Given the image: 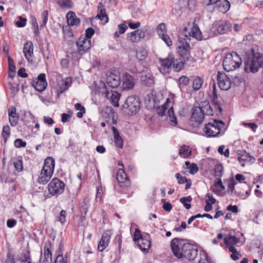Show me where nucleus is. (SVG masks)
Here are the masks:
<instances>
[{
  "label": "nucleus",
  "mask_w": 263,
  "mask_h": 263,
  "mask_svg": "<svg viewBox=\"0 0 263 263\" xmlns=\"http://www.w3.org/2000/svg\"><path fill=\"white\" fill-rule=\"evenodd\" d=\"M224 239L226 246H234L239 241V239L234 236H227L224 237Z\"/></svg>",
  "instance_id": "nucleus-36"
},
{
  "label": "nucleus",
  "mask_w": 263,
  "mask_h": 263,
  "mask_svg": "<svg viewBox=\"0 0 263 263\" xmlns=\"http://www.w3.org/2000/svg\"><path fill=\"white\" fill-rule=\"evenodd\" d=\"M215 7L219 11L226 13L230 8V3L227 0H220Z\"/></svg>",
  "instance_id": "nucleus-24"
},
{
  "label": "nucleus",
  "mask_w": 263,
  "mask_h": 263,
  "mask_svg": "<svg viewBox=\"0 0 263 263\" xmlns=\"http://www.w3.org/2000/svg\"><path fill=\"white\" fill-rule=\"evenodd\" d=\"M76 44L78 47V51L80 54H84L91 46L90 40L86 39V37L84 36L80 37L77 40Z\"/></svg>",
  "instance_id": "nucleus-13"
},
{
  "label": "nucleus",
  "mask_w": 263,
  "mask_h": 263,
  "mask_svg": "<svg viewBox=\"0 0 263 263\" xmlns=\"http://www.w3.org/2000/svg\"><path fill=\"white\" fill-rule=\"evenodd\" d=\"M14 144L17 148L24 147L26 145V142L21 139H17L14 141Z\"/></svg>",
  "instance_id": "nucleus-57"
},
{
  "label": "nucleus",
  "mask_w": 263,
  "mask_h": 263,
  "mask_svg": "<svg viewBox=\"0 0 263 263\" xmlns=\"http://www.w3.org/2000/svg\"><path fill=\"white\" fill-rule=\"evenodd\" d=\"M203 84V80L199 77H197L193 82V87L195 90H198Z\"/></svg>",
  "instance_id": "nucleus-42"
},
{
  "label": "nucleus",
  "mask_w": 263,
  "mask_h": 263,
  "mask_svg": "<svg viewBox=\"0 0 263 263\" xmlns=\"http://www.w3.org/2000/svg\"><path fill=\"white\" fill-rule=\"evenodd\" d=\"M116 179L121 186H128L130 185V180L123 169L118 171Z\"/></svg>",
  "instance_id": "nucleus-16"
},
{
  "label": "nucleus",
  "mask_w": 263,
  "mask_h": 263,
  "mask_svg": "<svg viewBox=\"0 0 263 263\" xmlns=\"http://www.w3.org/2000/svg\"><path fill=\"white\" fill-rule=\"evenodd\" d=\"M41 18L42 19V23L41 24V27H44L46 26L48 19V11L44 10L42 13Z\"/></svg>",
  "instance_id": "nucleus-50"
},
{
  "label": "nucleus",
  "mask_w": 263,
  "mask_h": 263,
  "mask_svg": "<svg viewBox=\"0 0 263 263\" xmlns=\"http://www.w3.org/2000/svg\"><path fill=\"white\" fill-rule=\"evenodd\" d=\"M55 161L51 157H47L44 161V165L38 178V182L46 184L51 179L54 170Z\"/></svg>",
  "instance_id": "nucleus-2"
},
{
  "label": "nucleus",
  "mask_w": 263,
  "mask_h": 263,
  "mask_svg": "<svg viewBox=\"0 0 263 263\" xmlns=\"http://www.w3.org/2000/svg\"><path fill=\"white\" fill-rule=\"evenodd\" d=\"M10 127L8 125L4 126L3 128L2 135L4 141L6 142L10 136Z\"/></svg>",
  "instance_id": "nucleus-52"
},
{
  "label": "nucleus",
  "mask_w": 263,
  "mask_h": 263,
  "mask_svg": "<svg viewBox=\"0 0 263 263\" xmlns=\"http://www.w3.org/2000/svg\"><path fill=\"white\" fill-rule=\"evenodd\" d=\"M107 85L111 88H116L120 85V79L118 76L110 74L107 79Z\"/></svg>",
  "instance_id": "nucleus-23"
},
{
  "label": "nucleus",
  "mask_w": 263,
  "mask_h": 263,
  "mask_svg": "<svg viewBox=\"0 0 263 263\" xmlns=\"http://www.w3.org/2000/svg\"><path fill=\"white\" fill-rule=\"evenodd\" d=\"M167 115L169 118V122L171 125L176 126L177 124L176 117L174 114L173 107H171L167 111Z\"/></svg>",
  "instance_id": "nucleus-34"
},
{
  "label": "nucleus",
  "mask_w": 263,
  "mask_h": 263,
  "mask_svg": "<svg viewBox=\"0 0 263 263\" xmlns=\"http://www.w3.org/2000/svg\"><path fill=\"white\" fill-rule=\"evenodd\" d=\"M147 55L146 50L143 47H139L136 50V57L140 61L144 60Z\"/></svg>",
  "instance_id": "nucleus-33"
},
{
  "label": "nucleus",
  "mask_w": 263,
  "mask_h": 263,
  "mask_svg": "<svg viewBox=\"0 0 263 263\" xmlns=\"http://www.w3.org/2000/svg\"><path fill=\"white\" fill-rule=\"evenodd\" d=\"M179 239L174 238L171 243L172 251L178 258H185L189 260H194L197 256V248L190 243L182 245Z\"/></svg>",
  "instance_id": "nucleus-1"
},
{
  "label": "nucleus",
  "mask_w": 263,
  "mask_h": 263,
  "mask_svg": "<svg viewBox=\"0 0 263 263\" xmlns=\"http://www.w3.org/2000/svg\"><path fill=\"white\" fill-rule=\"evenodd\" d=\"M213 105L214 106V109H218L220 112L222 111V108L220 107L219 103L217 102V95H216L215 92V88L214 89L213 91Z\"/></svg>",
  "instance_id": "nucleus-47"
},
{
  "label": "nucleus",
  "mask_w": 263,
  "mask_h": 263,
  "mask_svg": "<svg viewBox=\"0 0 263 263\" xmlns=\"http://www.w3.org/2000/svg\"><path fill=\"white\" fill-rule=\"evenodd\" d=\"M149 238L150 236L148 234H146L145 238L140 239L137 243L139 248L144 253H147L151 246V241Z\"/></svg>",
  "instance_id": "nucleus-17"
},
{
  "label": "nucleus",
  "mask_w": 263,
  "mask_h": 263,
  "mask_svg": "<svg viewBox=\"0 0 263 263\" xmlns=\"http://www.w3.org/2000/svg\"><path fill=\"white\" fill-rule=\"evenodd\" d=\"M13 165L15 170L20 172L23 170L22 161L21 160H15L13 162Z\"/></svg>",
  "instance_id": "nucleus-54"
},
{
  "label": "nucleus",
  "mask_w": 263,
  "mask_h": 263,
  "mask_svg": "<svg viewBox=\"0 0 263 263\" xmlns=\"http://www.w3.org/2000/svg\"><path fill=\"white\" fill-rule=\"evenodd\" d=\"M145 32L140 29L133 31V42H138L145 37Z\"/></svg>",
  "instance_id": "nucleus-27"
},
{
  "label": "nucleus",
  "mask_w": 263,
  "mask_h": 263,
  "mask_svg": "<svg viewBox=\"0 0 263 263\" xmlns=\"http://www.w3.org/2000/svg\"><path fill=\"white\" fill-rule=\"evenodd\" d=\"M263 63V56L260 53H254L245 62V71L247 72H256Z\"/></svg>",
  "instance_id": "nucleus-4"
},
{
  "label": "nucleus",
  "mask_w": 263,
  "mask_h": 263,
  "mask_svg": "<svg viewBox=\"0 0 263 263\" xmlns=\"http://www.w3.org/2000/svg\"><path fill=\"white\" fill-rule=\"evenodd\" d=\"M16 108L10 106L8 110L9 120L11 126H15L18 123L19 116L16 112Z\"/></svg>",
  "instance_id": "nucleus-19"
},
{
  "label": "nucleus",
  "mask_w": 263,
  "mask_h": 263,
  "mask_svg": "<svg viewBox=\"0 0 263 263\" xmlns=\"http://www.w3.org/2000/svg\"><path fill=\"white\" fill-rule=\"evenodd\" d=\"M32 86L38 91L42 92L44 91L47 86L45 74H40L37 79L33 81Z\"/></svg>",
  "instance_id": "nucleus-12"
},
{
  "label": "nucleus",
  "mask_w": 263,
  "mask_h": 263,
  "mask_svg": "<svg viewBox=\"0 0 263 263\" xmlns=\"http://www.w3.org/2000/svg\"><path fill=\"white\" fill-rule=\"evenodd\" d=\"M223 167L221 164H216L214 166V176L216 178H221L223 174Z\"/></svg>",
  "instance_id": "nucleus-38"
},
{
  "label": "nucleus",
  "mask_w": 263,
  "mask_h": 263,
  "mask_svg": "<svg viewBox=\"0 0 263 263\" xmlns=\"http://www.w3.org/2000/svg\"><path fill=\"white\" fill-rule=\"evenodd\" d=\"M145 102L148 107L150 109H156L158 115L159 116H163L164 115L165 110L167 108V105L170 102V100L167 99L163 105L158 106L159 101L156 99V97L152 94L147 96V97L145 99Z\"/></svg>",
  "instance_id": "nucleus-6"
},
{
  "label": "nucleus",
  "mask_w": 263,
  "mask_h": 263,
  "mask_svg": "<svg viewBox=\"0 0 263 263\" xmlns=\"http://www.w3.org/2000/svg\"><path fill=\"white\" fill-rule=\"evenodd\" d=\"M23 52L26 59L30 61L33 55V46L31 42L27 41L24 45Z\"/></svg>",
  "instance_id": "nucleus-20"
},
{
  "label": "nucleus",
  "mask_w": 263,
  "mask_h": 263,
  "mask_svg": "<svg viewBox=\"0 0 263 263\" xmlns=\"http://www.w3.org/2000/svg\"><path fill=\"white\" fill-rule=\"evenodd\" d=\"M236 184V182L234 180L233 178H232L228 184V191L230 192L231 193H234L237 197H241L242 194L240 192H237L236 191H234L235 190V185Z\"/></svg>",
  "instance_id": "nucleus-30"
},
{
  "label": "nucleus",
  "mask_w": 263,
  "mask_h": 263,
  "mask_svg": "<svg viewBox=\"0 0 263 263\" xmlns=\"http://www.w3.org/2000/svg\"><path fill=\"white\" fill-rule=\"evenodd\" d=\"M174 58L173 54H169L166 58L159 59L164 73L167 72L168 70L173 66V63L174 62Z\"/></svg>",
  "instance_id": "nucleus-18"
},
{
  "label": "nucleus",
  "mask_w": 263,
  "mask_h": 263,
  "mask_svg": "<svg viewBox=\"0 0 263 263\" xmlns=\"http://www.w3.org/2000/svg\"><path fill=\"white\" fill-rule=\"evenodd\" d=\"M204 115V109L202 107L195 106L192 109L191 120L197 124H201L203 121Z\"/></svg>",
  "instance_id": "nucleus-10"
},
{
  "label": "nucleus",
  "mask_w": 263,
  "mask_h": 263,
  "mask_svg": "<svg viewBox=\"0 0 263 263\" xmlns=\"http://www.w3.org/2000/svg\"><path fill=\"white\" fill-rule=\"evenodd\" d=\"M192 35L198 40L202 39V34L197 24L194 23L192 29Z\"/></svg>",
  "instance_id": "nucleus-32"
},
{
  "label": "nucleus",
  "mask_w": 263,
  "mask_h": 263,
  "mask_svg": "<svg viewBox=\"0 0 263 263\" xmlns=\"http://www.w3.org/2000/svg\"><path fill=\"white\" fill-rule=\"evenodd\" d=\"M164 42V43L168 46H171L172 45L173 43L172 41L166 33H164L163 35H161L159 36Z\"/></svg>",
  "instance_id": "nucleus-51"
},
{
  "label": "nucleus",
  "mask_w": 263,
  "mask_h": 263,
  "mask_svg": "<svg viewBox=\"0 0 263 263\" xmlns=\"http://www.w3.org/2000/svg\"><path fill=\"white\" fill-rule=\"evenodd\" d=\"M238 160L239 161H247L254 163L255 159L253 156L249 155L246 151H239L238 153Z\"/></svg>",
  "instance_id": "nucleus-22"
},
{
  "label": "nucleus",
  "mask_w": 263,
  "mask_h": 263,
  "mask_svg": "<svg viewBox=\"0 0 263 263\" xmlns=\"http://www.w3.org/2000/svg\"><path fill=\"white\" fill-rule=\"evenodd\" d=\"M157 31L159 36L166 33V27L165 24L164 23L160 24L157 28Z\"/></svg>",
  "instance_id": "nucleus-49"
},
{
  "label": "nucleus",
  "mask_w": 263,
  "mask_h": 263,
  "mask_svg": "<svg viewBox=\"0 0 263 263\" xmlns=\"http://www.w3.org/2000/svg\"><path fill=\"white\" fill-rule=\"evenodd\" d=\"M202 108L204 109L205 115L208 116L213 115V109L210 105H206L205 107H202Z\"/></svg>",
  "instance_id": "nucleus-63"
},
{
  "label": "nucleus",
  "mask_w": 263,
  "mask_h": 263,
  "mask_svg": "<svg viewBox=\"0 0 263 263\" xmlns=\"http://www.w3.org/2000/svg\"><path fill=\"white\" fill-rule=\"evenodd\" d=\"M26 18L19 16L18 20L15 22V25L18 27H23L26 25Z\"/></svg>",
  "instance_id": "nucleus-55"
},
{
  "label": "nucleus",
  "mask_w": 263,
  "mask_h": 263,
  "mask_svg": "<svg viewBox=\"0 0 263 263\" xmlns=\"http://www.w3.org/2000/svg\"><path fill=\"white\" fill-rule=\"evenodd\" d=\"M176 177L179 184H183L188 180L185 177L181 176L178 173L176 174Z\"/></svg>",
  "instance_id": "nucleus-61"
},
{
  "label": "nucleus",
  "mask_w": 263,
  "mask_h": 263,
  "mask_svg": "<svg viewBox=\"0 0 263 263\" xmlns=\"http://www.w3.org/2000/svg\"><path fill=\"white\" fill-rule=\"evenodd\" d=\"M130 99V97H128L124 104L122 105V110L123 111L129 115H132L131 114V107H130V102H129L128 100Z\"/></svg>",
  "instance_id": "nucleus-40"
},
{
  "label": "nucleus",
  "mask_w": 263,
  "mask_h": 263,
  "mask_svg": "<svg viewBox=\"0 0 263 263\" xmlns=\"http://www.w3.org/2000/svg\"><path fill=\"white\" fill-rule=\"evenodd\" d=\"M112 130L114 136V141L116 145L120 148H122L123 145L122 138L119 135V133L115 127L112 126Z\"/></svg>",
  "instance_id": "nucleus-25"
},
{
  "label": "nucleus",
  "mask_w": 263,
  "mask_h": 263,
  "mask_svg": "<svg viewBox=\"0 0 263 263\" xmlns=\"http://www.w3.org/2000/svg\"><path fill=\"white\" fill-rule=\"evenodd\" d=\"M241 59L236 52L227 54L223 60V66L226 71H230L239 67Z\"/></svg>",
  "instance_id": "nucleus-5"
},
{
  "label": "nucleus",
  "mask_w": 263,
  "mask_h": 263,
  "mask_svg": "<svg viewBox=\"0 0 263 263\" xmlns=\"http://www.w3.org/2000/svg\"><path fill=\"white\" fill-rule=\"evenodd\" d=\"M231 23L224 20L215 21L213 25V28L216 29L218 34L226 33L231 30Z\"/></svg>",
  "instance_id": "nucleus-11"
},
{
  "label": "nucleus",
  "mask_w": 263,
  "mask_h": 263,
  "mask_svg": "<svg viewBox=\"0 0 263 263\" xmlns=\"http://www.w3.org/2000/svg\"><path fill=\"white\" fill-rule=\"evenodd\" d=\"M60 85L61 86L60 91L61 93H62L65 90H66L67 89V88L70 85V82L68 79H66L65 80L62 81Z\"/></svg>",
  "instance_id": "nucleus-48"
},
{
  "label": "nucleus",
  "mask_w": 263,
  "mask_h": 263,
  "mask_svg": "<svg viewBox=\"0 0 263 263\" xmlns=\"http://www.w3.org/2000/svg\"><path fill=\"white\" fill-rule=\"evenodd\" d=\"M122 87L123 89H129L132 88V76L125 73L122 76Z\"/></svg>",
  "instance_id": "nucleus-26"
},
{
  "label": "nucleus",
  "mask_w": 263,
  "mask_h": 263,
  "mask_svg": "<svg viewBox=\"0 0 263 263\" xmlns=\"http://www.w3.org/2000/svg\"><path fill=\"white\" fill-rule=\"evenodd\" d=\"M59 5L63 8H71L72 3L71 0H57Z\"/></svg>",
  "instance_id": "nucleus-39"
},
{
  "label": "nucleus",
  "mask_w": 263,
  "mask_h": 263,
  "mask_svg": "<svg viewBox=\"0 0 263 263\" xmlns=\"http://www.w3.org/2000/svg\"><path fill=\"white\" fill-rule=\"evenodd\" d=\"M106 98L110 100V103L116 107L119 106V100L120 99V95L116 91H109L105 90L103 93Z\"/></svg>",
  "instance_id": "nucleus-15"
},
{
  "label": "nucleus",
  "mask_w": 263,
  "mask_h": 263,
  "mask_svg": "<svg viewBox=\"0 0 263 263\" xmlns=\"http://www.w3.org/2000/svg\"><path fill=\"white\" fill-rule=\"evenodd\" d=\"M184 66V63L182 61H178L177 60H175L173 63V68L176 72L180 71Z\"/></svg>",
  "instance_id": "nucleus-43"
},
{
  "label": "nucleus",
  "mask_w": 263,
  "mask_h": 263,
  "mask_svg": "<svg viewBox=\"0 0 263 263\" xmlns=\"http://www.w3.org/2000/svg\"><path fill=\"white\" fill-rule=\"evenodd\" d=\"M75 109L77 110H79L80 111L77 112V117L78 118H82L83 114L85 112V109L84 106H83L80 103H76L74 105Z\"/></svg>",
  "instance_id": "nucleus-41"
},
{
  "label": "nucleus",
  "mask_w": 263,
  "mask_h": 263,
  "mask_svg": "<svg viewBox=\"0 0 263 263\" xmlns=\"http://www.w3.org/2000/svg\"><path fill=\"white\" fill-rule=\"evenodd\" d=\"M95 30L92 28H88L85 31V36L86 39L90 40L91 36L94 34Z\"/></svg>",
  "instance_id": "nucleus-58"
},
{
  "label": "nucleus",
  "mask_w": 263,
  "mask_h": 263,
  "mask_svg": "<svg viewBox=\"0 0 263 263\" xmlns=\"http://www.w3.org/2000/svg\"><path fill=\"white\" fill-rule=\"evenodd\" d=\"M66 211L63 210H62L60 212L58 220V221L60 222L62 224L64 223L66 221Z\"/></svg>",
  "instance_id": "nucleus-59"
},
{
  "label": "nucleus",
  "mask_w": 263,
  "mask_h": 263,
  "mask_svg": "<svg viewBox=\"0 0 263 263\" xmlns=\"http://www.w3.org/2000/svg\"><path fill=\"white\" fill-rule=\"evenodd\" d=\"M179 83L180 86H186L189 83V79L186 76H181L179 79Z\"/></svg>",
  "instance_id": "nucleus-56"
},
{
  "label": "nucleus",
  "mask_w": 263,
  "mask_h": 263,
  "mask_svg": "<svg viewBox=\"0 0 263 263\" xmlns=\"http://www.w3.org/2000/svg\"><path fill=\"white\" fill-rule=\"evenodd\" d=\"M190 36L187 35H183V36H180L177 44V51L180 56L183 59L184 61L193 62L194 59L190 55Z\"/></svg>",
  "instance_id": "nucleus-3"
},
{
  "label": "nucleus",
  "mask_w": 263,
  "mask_h": 263,
  "mask_svg": "<svg viewBox=\"0 0 263 263\" xmlns=\"http://www.w3.org/2000/svg\"><path fill=\"white\" fill-rule=\"evenodd\" d=\"M18 259L22 263H31L30 251L28 250L23 251L18 255Z\"/></svg>",
  "instance_id": "nucleus-28"
},
{
  "label": "nucleus",
  "mask_w": 263,
  "mask_h": 263,
  "mask_svg": "<svg viewBox=\"0 0 263 263\" xmlns=\"http://www.w3.org/2000/svg\"><path fill=\"white\" fill-rule=\"evenodd\" d=\"M217 83L220 89L227 90L231 86V81L225 73L218 71L217 76Z\"/></svg>",
  "instance_id": "nucleus-9"
},
{
  "label": "nucleus",
  "mask_w": 263,
  "mask_h": 263,
  "mask_svg": "<svg viewBox=\"0 0 263 263\" xmlns=\"http://www.w3.org/2000/svg\"><path fill=\"white\" fill-rule=\"evenodd\" d=\"M145 237V234L142 235L141 232L138 229H136L134 234L133 240L137 243L140 239H142Z\"/></svg>",
  "instance_id": "nucleus-44"
},
{
  "label": "nucleus",
  "mask_w": 263,
  "mask_h": 263,
  "mask_svg": "<svg viewBox=\"0 0 263 263\" xmlns=\"http://www.w3.org/2000/svg\"><path fill=\"white\" fill-rule=\"evenodd\" d=\"M65 184L57 178L52 179L48 185L49 193L53 196H58L63 193L65 189Z\"/></svg>",
  "instance_id": "nucleus-8"
},
{
  "label": "nucleus",
  "mask_w": 263,
  "mask_h": 263,
  "mask_svg": "<svg viewBox=\"0 0 263 263\" xmlns=\"http://www.w3.org/2000/svg\"><path fill=\"white\" fill-rule=\"evenodd\" d=\"M66 16L67 23L69 25L78 26L80 25V20L73 12L69 11L67 14Z\"/></svg>",
  "instance_id": "nucleus-21"
},
{
  "label": "nucleus",
  "mask_w": 263,
  "mask_h": 263,
  "mask_svg": "<svg viewBox=\"0 0 263 263\" xmlns=\"http://www.w3.org/2000/svg\"><path fill=\"white\" fill-rule=\"evenodd\" d=\"M102 115L105 118H112L114 116V112L112 107H106L102 110Z\"/></svg>",
  "instance_id": "nucleus-37"
},
{
  "label": "nucleus",
  "mask_w": 263,
  "mask_h": 263,
  "mask_svg": "<svg viewBox=\"0 0 263 263\" xmlns=\"http://www.w3.org/2000/svg\"><path fill=\"white\" fill-rule=\"evenodd\" d=\"M31 23L32 25V27L34 30V33L38 35L39 34V26L37 22V20L35 17H33L31 20Z\"/></svg>",
  "instance_id": "nucleus-53"
},
{
  "label": "nucleus",
  "mask_w": 263,
  "mask_h": 263,
  "mask_svg": "<svg viewBox=\"0 0 263 263\" xmlns=\"http://www.w3.org/2000/svg\"><path fill=\"white\" fill-rule=\"evenodd\" d=\"M141 102L139 97L133 96V114L137 113L141 107Z\"/></svg>",
  "instance_id": "nucleus-31"
},
{
  "label": "nucleus",
  "mask_w": 263,
  "mask_h": 263,
  "mask_svg": "<svg viewBox=\"0 0 263 263\" xmlns=\"http://www.w3.org/2000/svg\"><path fill=\"white\" fill-rule=\"evenodd\" d=\"M224 126V123L222 121L214 120L213 123H209L205 125L203 131L208 137H216L220 134Z\"/></svg>",
  "instance_id": "nucleus-7"
},
{
  "label": "nucleus",
  "mask_w": 263,
  "mask_h": 263,
  "mask_svg": "<svg viewBox=\"0 0 263 263\" xmlns=\"http://www.w3.org/2000/svg\"><path fill=\"white\" fill-rule=\"evenodd\" d=\"M141 81L142 84L147 86H151L154 83V78L151 74L142 75Z\"/></svg>",
  "instance_id": "nucleus-29"
},
{
  "label": "nucleus",
  "mask_w": 263,
  "mask_h": 263,
  "mask_svg": "<svg viewBox=\"0 0 263 263\" xmlns=\"http://www.w3.org/2000/svg\"><path fill=\"white\" fill-rule=\"evenodd\" d=\"M111 235L110 231H106L103 233L98 246V249L100 252L103 251L108 246Z\"/></svg>",
  "instance_id": "nucleus-14"
},
{
  "label": "nucleus",
  "mask_w": 263,
  "mask_h": 263,
  "mask_svg": "<svg viewBox=\"0 0 263 263\" xmlns=\"http://www.w3.org/2000/svg\"><path fill=\"white\" fill-rule=\"evenodd\" d=\"M179 154L181 157L186 158L191 155V151L189 146L184 145L179 149Z\"/></svg>",
  "instance_id": "nucleus-35"
},
{
  "label": "nucleus",
  "mask_w": 263,
  "mask_h": 263,
  "mask_svg": "<svg viewBox=\"0 0 263 263\" xmlns=\"http://www.w3.org/2000/svg\"><path fill=\"white\" fill-rule=\"evenodd\" d=\"M190 174L194 175L198 171V167L195 163L191 164L189 167Z\"/></svg>",
  "instance_id": "nucleus-60"
},
{
  "label": "nucleus",
  "mask_w": 263,
  "mask_h": 263,
  "mask_svg": "<svg viewBox=\"0 0 263 263\" xmlns=\"http://www.w3.org/2000/svg\"><path fill=\"white\" fill-rule=\"evenodd\" d=\"M119 31H116L114 33L115 37H118L120 34L124 33L127 29V26L124 24L118 25Z\"/></svg>",
  "instance_id": "nucleus-46"
},
{
  "label": "nucleus",
  "mask_w": 263,
  "mask_h": 263,
  "mask_svg": "<svg viewBox=\"0 0 263 263\" xmlns=\"http://www.w3.org/2000/svg\"><path fill=\"white\" fill-rule=\"evenodd\" d=\"M44 257L46 262L49 263L52 261V253L49 248L44 247Z\"/></svg>",
  "instance_id": "nucleus-45"
},
{
  "label": "nucleus",
  "mask_w": 263,
  "mask_h": 263,
  "mask_svg": "<svg viewBox=\"0 0 263 263\" xmlns=\"http://www.w3.org/2000/svg\"><path fill=\"white\" fill-rule=\"evenodd\" d=\"M54 263H67V260L64 258L63 255H59L57 257Z\"/></svg>",
  "instance_id": "nucleus-64"
},
{
  "label": "nucleus",
  "mask_w": 263,
  "mask_h": 263,
  "mask_svg": "<svg viewBox=\"0 0 263 263\" xmlns=\"http://www.w3.org/2000/svg\"><path fill=\"white\" fill-rule=\"evenodd\" d=\"M188 8L190 11H193L195 9L196 5V0H188L187 1Z\"/></svg>",
  "instance_id": "nucleus-62"
}]
</instances>
